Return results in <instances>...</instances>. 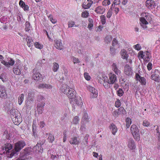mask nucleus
Listing matches in <instances>:
<instances>
[{
  "label": "nucleus",
  "mask_w": 160,
  "mask_h": 160,
  "mask_svg": "<svg viewBox=\"0 0 160 160\" xmlns=\"http://www.w3.org/2000/svg\"><path fill=\"white\" fill-rule=\"evenodd\" d=\"M11 117L14 124L18 125L22 121L20 113L17 109H12L10 111Z\"/></svg>",
  "instance_id": "1"
},
{
  "label": "nucleus",
  "mask_w": 160,
  "mask_h": 160,
  "mask_svg": "<svg viewBox=\"0 0 160 160\" xmlns=\"http://www.w3.org/2000/svg\"><path fill=\"white\" fill-rule=\"evenodd\" d=\"M26 144L25 142L23 141H20L17 142L15 144L14 149H12L8 157L12 158L14 155H17L18 154V152H19L22 148L25 146Z\"/></svg>",
  "instance_id": "2"
},
{
  "label": "nucleus",
  "mask_w": 160,
  "mask_h": 160,
  "mask_svg": "<svg viewBox=\"0 0 160 160\" xmlns=\"http://www.w3.org/2000/svg\"><path fill=\"white\" fill-rule=\"evenodd\" d=\"M130 130L134 138L137 141H139L140 138L139 130L137 126L135 125H132L131 126Z\"/></svg>",
  "instance_id": "3"
},
{
  "label": "nucleus",
  "mask_w": 160,
  "mask_h": 160,
  "mask_svg": "<svg viewBox=\"0 0 160 160\" xmlns=\"http://www.w3.org/2000/svg\"><path fill=\"white\" fill-rule=\"evenodd\" d=\"M126 113L125 109L123 107H121L112 112V115L115 117H118L121 114L124 115Z\"/></svg>",
  "instance_id": "4"
},
{
  "label": "nucleus",
  "mask_w": 160,
  "mask_h": 160,
  "mask_svg": "<svg viewBox=\"0 0 160 160\" xmlns=\"http://www.w3.org/2000/svg\"><path fill=\"white\" fill-rule=\"evenodd\" d=\"M87 89L91 92V97L93 98H96L98 96V92L95 88L90 86H87Z\"/></svg>",
  "instance_id": "5"
},
{
  "label": "nucleus",
  "mask_w": 160,
  "mask_h": 160,
  "mask_svg": "<svg viewBox=\"0 0 160 160\" xmlns=\"http://www.w3.org/2000/svg\"><path fill=\"white\" fill-rule=\"evenodd\" d=\"M12 148V146L11 144L9 143H6L3 146H2V150H5L6 153H10Z\"/></svg>",
  "instance_id": "6"
},
{
  "label": "nucleus",
  "mask_w": 160,
  "mask_h": 160,
  "mask_svg": "<svg viewBox=\"0 0 160 160\" xmlns=\"http://www.w3.org/2000/svg\"><path fill=\"white\" fill-rule=\"evenodd\" d=\"M109 80H108V83L110 84L114 83L117 81V76L114 74L110 73L109 74Z\"/></svg>",
  "instance_id": "7"
},
{
  "label": "nucleus",
  "mask_w": 160,
  "mask_h": 160,
  "mask_svg": "<svg viewBox=\"0 0 160 160\" xmlns=\"http://www.w3.org/2000/svg\"><path fill=\"white\" fill-rule=\"evenodd\" d=\"M6 90L4 87L0 85V97L2 98H6L7 95L6 92Z\"/></svg>",
  "instance_id": "8"
},
{
  "label": "nucleus",
  "mask_w": 160,
  "mask_h": 160,
  "mask_svg": "<svg viewBox=\"0 0 160 160\" xmlns=\"http://www.w3.org/2000/svg\"><path fill=\"white\" fill-rule=\"evenodd\" d=\"M20 62H18V63H16L15 67L13 69V71L14 73L16 75H20L21 74L20 67H19Z\"/></svg>",
  "instance_id": "9"
},
{
  "label": "nucleus",
  "mask_w": 160,
  "mask_h": 160,
  "mask_svg": "<svg viewBox=\"0 0 160 160\" xmlns=\"http://www.w3.org/2000/svg\"><path fill=\"white\" fill-rule=\"evenodd\" d=\"M124 72L125 73L128 75H131L132 72L131 67L128 65H126L124 67Z\"/></svg>",
  "instance_id": "10"
},
{
  "label": "nucleus",
  "mask_w": 160,
  "mask_h": 160,
  "mask_svg": "<svg viewBox=\"0 0 160 160\" xmlns=\"http://www.w3.org/2000/svg\"><path fill=\"white\" fill-rule=\"evenodd\" d=\"M135 78L137 80H138L142 85H145L146 84V79L143 77H141L138 73H136Z\"/></svg>",
  "instance_id": "11"
},
{
  "label": "nucleus",
  "mask_w": 160,
  "mask_h": 160,
  "mask_svg": "<svg viewBox=\"0 0 160 160\" xmlns=\"http://www.w3.org/2000/svg\"><path fill=\"white\" fill-rule=\"evenodd\" d=\"M76 92L73 89L71 88V90L68 92L67 94V96L70 99H73L76 97Z\"/></svg>",
  "instance_id": "12"
},
{
  "label": "nucleus",
  "mask_w": 160,
  "mask_h": 160,
  "mask_svg": "<svg viewBox=\"0 0 160 160\" xmlns=\"http://www.w3.org/2000/svg\"><path fill=\"white\" fill-rule=\"evenodd\" d=\"M66 84H63L61 88V90L62 92L67 95L68 92L71 89Z\"/></svg>",
  "instance_id": "13"
},
{
  "label": "nucleus",
  "mask_w": 160,
  "mask_h": 160,
  "mask_svg": "<svg viewBox=\"0 0 160 160\" xmlns=\"http://www.w3.org/2000/svg\"><path fill=\"white\" fill-rule=\"evenodd\" d=\"M69 142L72 144L78 145L80 143V141L79 139H78V137L74 136L71 138Z\"/></svg>",
  "instance_id": "14"
},
{
  "label": "nucleus",
  "mask_w": 160,
  "mask_h": 160,
  "mask_svg": "<svg viewBox=\"0 0 160 160\" xmlns=\"http://www.w3.org/2000/svg\"><path fill=\"white\" fill-rule=\"evenodd\" d=\"M146 20H148L147 18H142L140 19V21L141 22L140 23V25L143 28H147L146 25L148 24V22Z\"/></svg>",
  "instance_id": "15"
},
{
  "label": "nucleus",
  "mask_w": 160,
  "mask_h": 160,
  "mask_svg": "<svg viewBox=\"0 0 160 160\" xmlns=\"http://www.w3.org/2000/svg\"><path fill=\"white\" fill-rule=\"evenodd\" d=\"M105 8L99 6L96 8L95 11L98 14H102L105 12Z\"/></svg>",
  "instance_id": "16"
},
{
  "label": "nucleus",
  "mask_w": 160,
  "mask_h": 160,
  "mask_svg": "<svg viewBox=\"0 0 160 160\" xmlns=\"http://www.w3.org/2000/svg\"><path fill=\"white\" fill-rule=\"evenodd\" d=\"M52 86L49 84L46 83H42L39 84L38 88L39 89H50L52 88Z\"/></svg>",
  "instance_id": "17"
},
{
  "label": "nucleus",
  "mask_w": 160,
  "mask_h": 160,
  "mask_svg": "<svg viewBox=\"0 0 160 160\" xmlns=\"http://www.w3.org/2000/svg\"><path fill=\"white\" fill-rule=\"evenodd\" d=\"M128 146L131 149L135 148L136 146L134 142L132 139L130 138L128 141Z\"/></svg>",
  "instance_id": "18"
},
{
  "label": "nucleus",
  "mask_w": 160,
  "mask_h": 160,
  "mask_svg": "<svg viewBox=\"0 0 160 160\" xmlns=\"http://www.w3.org/2000/svg\"><path fill=\"white\" fill-rule=\"evenodd\" d=\"M32 78L35 80H39L42 78V75L39 72H33Z\"/></svg>",
  "instance_id": "19"
},
{
  "label": "nucleus",
  "mask_w": 160,
  "mask_h": 160,
  "mask_svg": "<svg viewBox=\"0 0 160 160\" xmlns=\"http://www.w3.org/2000/svg\"><path fill=\"white\" fill-rule=\"evenodd\" d=\"M155 4L153 1L152 0H147L146 2V6L148 8H152Z\"/></svg>",
  "instance_id": "20"
},
{
  "label": "nucleus",
  "mask_w": 160,
  "mask_h": 160,
  "mask_svg": "<svg viewBox=\"0 0 160 160\" xmlns=\"http://www.w3.org/2000/svg\"><path fill=\"white\" fill-rule=\"evenodd\" d=\"M55 42L56 43L55 46L57 48L60 50L63 49V46L60 40H56Z\"/></svg>",
  "instance_id": "21"
},
{
  "label": "nucleus",
  "mask_w": 160,
  "mask_h": 160,
  "mask_svg": "<svg viewBox=\"0 0 160 160\" xmlns=\"http://www.w3.org/2000/svg\"><path fill=\"white\" fill-rule=\"evenodd\" d=\"M19 4L20 6L23 8L24 11H28L29 9L28 6L26 5L25 2L23 1L20 0L19 2Z\"/></svg>",
  "instance_id": "22"
},
{
  "label": "nucleus",
  "mask_w": 160,
  "mask_h": 160,
  "mask_svg": "<svg viewBox=\"0 0 160 160\" xmlns=\"http://www.w3.org/2000/svg\"><path fill=\"white\" fill-rule=\"evenodd\" d=\"M34 94L35 92L31 90L29 91L28 96V98H29V102H33Z\"/></svg>",
  "instance_id": "23"
},
{
  "label": "nucleus",
  "mask_w": 160,
  "mask_h": 160,
  "mask_svg": "<svg viewBox=\"0 0 160 160\" xmlns=\"http://www.w3.org/2000/svg\"><path fill=\"white\" fill-rule=\"evenodd\" d=\"M110 128L112 132V134L115 135L117 131V129L116 126L113 124H112L110 126Z\"/></svg>",
  "instance_id": "24"
},
{
  "label": "nucleus",
  "mask_w": 160,
  "mask_h": 160,
  "mask_svg": "<svg viewBox=\"0 0 160 160\" xmlns=\"http://www.w3.org/2000/svg\"><path fill=\"white\" fill-rule=\"evenodd\" d=\"M74 101L78 106H81L82 104L81 99L80 97H76L74 98Z\"/></svg>",
  "instance_id": "25"
},
{
  "label": "nucleus",
  "mask_w": 160,
  "mask_h": 160,
  "mask_svg": "<svg viewBox=\"0 0 160 160\" xmlns=\"http://www.w3.org/2000/svg\"><path fill=\"white\" fill-rule=\"evenodd\" d=\"M121 54L122 57L123 59H127L128 55L127 54V52L124 49L122 50L121 51Z\"/></svg>",
  "instance_id": "26"
},
{
  "label": "nucleus",
  "mask_w": 160,
  "mask_h": 160,
  "mask_svg": "<svg viewBox=\"0 0 160 160\" xmlns=\"http://www.w3.org/2000/svg\"><path fill=\"white\" fill-rule=\"evenodd\" d=\"M41 64L40 63H37L36 65L35 68L33 69V72H39V71L41 69Z\"/></svg>",
  "instance_id": "27"
},
{
  "label": "nucleus",
  "mask_w": 160,
  "mask_h": 160,
  "mask_svg": "<svg viewBox=\"0 0 160 160\" xmlns=\"http://www.w3.org/2000/svg\"><path fill=\"white\" fill-rule=\"evenodd\" d=\"M26 41L27 42L28 46L29 47L32 46L33 44V42L30 37L29 36L27 37L26 38Z\"/></svg>",
  "instance_id": "28"
},
{
  "label": "nucleus",
  "mask_w": 160,
  "mask_h": 160,
  "mask_svg": "<svg viewBox=\"0 0 160 160\" xmlns=\"http://www.w3.org/2000/svg\"><path fill=\"white\" fill-rule=\"evenodd\" d=\"M68 28H72L74 26L78 27L79 26V25H75L74 22L73 21H69L68 22Z\"/></svg>",
  "instance_id": "29"
},
{
  "label": "nucleus",
  "mask_w": 160,
  "mask_h": 160,
  "mask_svg": "<svg viewBox=\"0 0 160 160\" xmlns=\"http://www.w3.org/2000/svg\"><path fill=\"white\" fill-rule=\"evenodd\" d=\"M24 95L23 94H22L19 96L18 98V102L20 105L22 104L24 100Z\"/></svg>",
  "instance_id": "30"
},
{
  "label": "nucleus",
  "mask_w": 160,
  "mask_h": 160,
  "mask_svg": "<svg viewBox=\"0 0 160 160\" xmlns=\"http://www.w3.org/2000/svg\"><path fill=\"white\" fill-rule=\"evenodd\" d=\"M53 64L52 70L54 72H56L57 71L59 68V65L56 62H54Z\"/></svg>",
  "instance_id": "31"
},
{
  "label": "nucleus",
  "mask_w": 160,
  "mask_h": 160,
  "mask_svg": "<svg viewBox=\"0 0 160 160\" xmlns=\"http://www.w3.org/2000/svg\"><path fill=\"white\" fill-rule=\"evenodd\" d=\"M37 100L40 102H44L45 98L44 97L41 95H38L37 97Z\"/></svg>",
  "instance_id": "32"
},
{
  "label": "nucleus",
  "mask_w": 160,
  "mask_h": 160,
  "mask_svg": "<svg viewBox=\"0 0 160 160\" xmlns=\"http://www.w3.org/2000/svg\"><path fill=\"white\" fill-rule=\"evenodd\" d=\"M112 39V37L111 36L107 35L105 38V41L107 43H110Z\"/></svg>",
  "instance_id": "33"
},
{
  "label": "nucleus",
  "mask_w": 160,
  "mask_h": 160,
  "mask_svg": "<svg viewBox=\"0 0 160 160\" xmlns=\"http://www.w3.org/2000/svg\"><path fill=\"white\" fill-rule=\"evenodd\" d=\"M132 121L131 119L127 118L126 119V125L127 128H128L131 124Z\"/></svg>",
  "instance_id": "34"
},
{
  "label": "nucleus",
  "mask_w": 160,
  "mask_h": 160,
  "mask_svg": "<svg viewBox=\"0 0 160 160\" xmlns=\"http://www.w3.org/2000/svg\"><path fill=\"white\" fill-rule=\"evenodd\" d=\"M48 140L49 142H52L54 140V137L53 135L51 133H49Z\"/></svg>",
  "instance_id": "35"
},
{
  "label": "nucleus",
  "mask_w": 160,
  "mask_h": 160,
  "mask_svg": "<svg viewBox=\"0 0 160 160\" xmlns=\"http://www.w3.org/2000/svg\"><path fill=\"white\" fill-rule=\"evenodd\" d=\"M113 6V4H112V7L111 8L109 9L108 10V12L107 14V18H109L111 17L112 15V7Z\"/></svg>",
  "instance_id": "36"
},
{
  "label": "nucleus",
  "mask_w": 160,
  "mask_h": 160,
  "mask_svg": "<svg viewBox=\"0 0 160 160\" xmlns=\"http://www.w3.org/2000/svg\"><path fill=\"white\" fill-rule=\"evenodd\" d=\"M106 82H104L103 83V85L105 88H108L110 87V83H108V79L107 77H106Z\"/></svg>",
  "instance_id": "37"
},
{
  "label": "nucleus",
  "mask_w": 160,
  "mask_h": 160,
  "mask_svg": "<svg viewBox=\"0 0 160 160\" xmlns=\"http://www.w3.org/2000/svg\"><path fill=\"white\" fill-rule=\"evenodd\" d=\"M159 78V76L157 75H156V74L155 75L152 74L151 76L152 79L154 80L155 81H157L158 80Z\"/></svg>",
  "instance_id": "38"
},
{
  "label": "nucleus",
  "mask_w": 160,
  "mask_h": 160,
  "mask_svg": "<svg viewBox=\"0 0 160 160\" xmlns=\"http://www.w3.org/2000/svg\"><path fill=\"white\" fill-rule=\"evenodd\" d=\"M110 4V2L109 0H104L102 2V5L104 6L109 5Z\"/></svg>",
  "instance_id": "39"
},
{
  "label": "nucleus",
  "mask_w": 160,
  "mask_h": 160,
  "mask_svg": "<svg viewBox=\"0 0 160 160\" xmlns=\"http://www.w3.org/2000/svg\"><path fill=\"white\" fill-rule=\"evenodd\" d=\"M34 46L37 48L41 49L43 48V46L39 44L37 42H35L34 43Z\"/></svg>",
  "instance_id": "40"
},
{
  "label": "nucleus",
  "mask_w": 160,
  "mask_h": 160,
  "mask_svg": "<svg viewBox=\"0 0 160 160\" xmlns=\"http://www.w3.org/2000/svg\"><path fill=\"white\" fill-rule=\"evenodd\" d=\"M15 63L14 60L12 58H10V60H8V67H9L10 65L12 66Z\"/></svg>",
  "instance_id": "41"
},
{
  "label": "nucleus",
  "mask_w": 160,
  "mask_h": 160,
  "mask_svg": "<svg viewBox=\"0 0 160 160\" xmlns=\"http://www.w3.org/2000/svg\"><path fill=\"white\" fill-rule=\"evenodd\" d=\"M25 30L26 31H29L30 28V24L28 22H26Z\"/></svg>",
  "instance_id": "42"
},
{
  "label": "nucleus",
  "mask_w": 160,
  "mask_h": 160,
  "mask_svg": "<svg viewBox=\"0 0 160 160\" xmlns=\"http://www.w3.org/2000/svg\"><path fill=\"white\" fill-rule=\"evenodd\" d=\"M101 21L102 24H104L106 23V18L104 15H101L100 16Z\"/></svg>",
  "instance_id": "43"
},
{
  "label": "nucleus",
  "mask_w": 160,
  "mask_h": 160,
  "mask_svg": "<svg viewBox=\"0 0 160 160\" xmlns=\"http://www.w3.org/2000/svg\"><path fill=\"white\" fill-rule=\"evenodd\" d=\"M45 142L46 140L44 139L41 140L38 142L37 145H38V146L40 145V146H41L45 143Z\"/></svg>",
  "instance_id": "44"
},
{
  "label": "nucleus",
  "mask_w": 160,
  "mask_h": 160,
  "mask_svg": "<svg viewBox=\"0 0 160 160\" xmlns=\"http://www.w3.org/2000/svg\"><path fill=\"white\" fill-rule=\"evenodd\" d=\"M91 3L88 2L87 5L85 4H82V6L84 8L87 9L91 7Z\"/></svg>",
  "instance_id": "45"
},
{
  "label": "nucleus",
  "mask_w": 160,
  "mask_h": 160,
  "mask_svg": "<svg viewBox=\"0 0 160 160\" xmlns=\"http://www.w3.org/2000/svg\"><path fill=\"white\" fill-rule=\"evenodd\" d=\"M79 118L77 116H75L73 120V123L74 124H78L79 121Z\"/></svg>",
  "instance_id": "46"
},
{
  "label": "nucleus",
  "mask_w": 160,
  "mask_h": 160,
  "mask_svg": "<svg viewBox=\"0 0 160 160\" xmlns=\"http://www.w3.org/2000/svg\"><path fill=\"white\" fill-rule=\"evenodd\" d=\"M117 94L119 96H122L123 94V92L122 91V89L119 88V90L117 91Z\"/></svg>",
  "instance_id": "47"
},
{
  "label": "nucleus",
  "mask_w": 160,
  "mask_h": 160,
  "mask_svg": "<svg viewBox=\"0 0 160 160\" xmlns=\"http://www.w3.org/2000/svg\"><path fill=\"white\" fill-rule=\"evenodd\" d=\"M144 52L142 51H140L138 53V57H140L141 58H143L145 56V54H144Z\"/></svg>",
  "instance_id": "48"
},
{
  "label": "nucleus",
  "mask_w": 160,
  "mask_h": 160,
  "mask_svg": "<svg viewBox=\"0 0 160 160\" xmlns=\"http://www.w3.org/2000/svg\"><path fill=\"white\" fill-rule=\"evenodd\" d=\"M144 54L145 55L146 54V58L148 59H149L151 58V54L149 52L147 51L146 52H144Z\"/></svg>",
  "instance_id": "49"
},
{
  "label": "nucleus",
  "mask_w": 160,
  "mask_h": 160,
  "mask_svg": "<svg viewBox=\"0 0 160 160\" xmlns=\"http://www.w3.org/2000/svg\"><path fill=\"white\" fill-rule=\"evenodd\" d=\"M82 118L85 120H86L87 122L89 121V118H88V114L86 112L84 113V115L83 116Z\"/></svg>",
  "instance_id": "50"
},
{
  "label": "nucleus",
  "mask_w": 160,
  "mask_h": 160,
  "mask_svg": "<svg viewBox=\"0 0 160 160\" xmlns=\"http://www.w3.org/2000/svg\"><path fill=\"white\" fill-rule=\"evenodd\" d=\"M121 103L119 99L117 100L115 102V106L117 108H119L121 106Z\"/></svg>",
  "instance_id": "51"
},
{
  "label": "nucleus",
  "mask_w": 160,
  "mask_h": 160,
  "mask_svg": "<svg viewBox=\"0 0 160 160\" xmlns=\"http://www.w3.org/2000/svg\"><path fill=\"white\" fill-rule=\"evenodd\" d=\"M72 58V61L74 63H78L80 62V61L78 59V58H76L75 57H73Z\"/></svg>",
  "instance_id": "52"
},
{
  "label": "nucleus",
  "mask_w": 160,
  "mask_h": 160,
  "mask_svg": "<svg viewBox=\"0 0 160 160\" xmlns=\"http://www.w3.org/2000/svg\"><path fill=\"white\" fill-rule=\"evenodd\" d=\"M88 12H84L82 13V16L83 18H87L88 16Z\"/></svg>",
  "instance_id": "53"
},
{
  "label": "nucleus",
  "mask_w": 160,
  "mask_h": 160,
  "mask_svg": "<svg viewBox=\"0 0 160 160\" xmlns=\"http://www.w3.org/2000/svg\"><path fill=\"white\" fill-rule=\"evenodd\" d=\"M84 76L87 80H89L90 79L91 77L87 73L85 72L84 73Z\"/></svg>",
  "instance_id": "54"
},
{
  "label": "nucleus",
  "mask_w": 160,
  "mask_h": 160,
  "mask_svg": "<svg viewBox=\"0 0 160 160\" xmlns=\"http://www.w3.org/2000/svg\"><path fill=\"white\" fill-rule=\"evenodd\" d=\"M45 104L44 102H41L40 103H38L37 105V108H43Z\"/></svg>",
  "instance_id": "55"
},
{
  "label": "nucleus",
  "mask_w": 160,
  "mask_h": 160,
  "mask_svg": "<svg viewBox=\"0 0 160 160\" xmlns=\"http://www.w3.org/2000/svg\"><path fill=\"white\" fill-rule=\"evenodd\" d=\"M24 151L25 153L26 154H29L31 151V149L29 148H27L24 149Z\"/></svg>",
  "instance_id": "56"
},
{
  "label": "nucleus",
  "mask_w": 160,
  "mask_h": 160,
  "mask_svg": "<svg viewBox=\"0 0 160 160\" xmlns=\"http://www.w3.org/2000/svg\"><path fill=\"white\" fill-rule=\"evenodd\" d=\"M66 132L67 131H64V132H63V142H65L66 140V139H67V134H66Z\"/></svg>",
  "instance_id": "57"
},
{
  "label": "nucleus",
  "mask_w": 160,
  "mask_h": 160,
  "mask_svg": "<svg viewBox=\"0 0 160 160\" xmlns=\"http://www.w3.org/2000/svg\"><path fill=\"white\" fill-rule=\"evenodd\" d=\"M134 48L138 51L140 50L141 49V46L139 44H137L134 46Z\"/></svg>",
  "instance_id": "58"
},
{
  "label": "nucleus",
  "mask_w": 160,
  "mask_h": 160,
  "mask_svg": "<svg viewBox=\"0 0 160 160\" xmlns=\"http://www.w3.org/2000/svg\"><path fill=\"white\" fill-rule=\"evenodd\" d=\"M149 122L146 120H144L143 122V125L146 127H148L150 125Z\"/></svg>",
  "instance_id": "59"
},
{
  "label": "nucleus",
  "mask_w": 160,
  "mask_h": 160,
  "mask_svg": "<svg viewBox=\"0 0 160 160\" xmlns=\"http://www.w3.org/2000/svg\"><path fill=\"white\" fill-rule=\"evenodd\" d=\"M39 146L38 145H36L33 148V150L35 152H37V151L38 152V150L39 149Z\"/></svg>",
  "instance_id": "60"
},
{
  "label": "nucleus",
  "mask_w": 160,
  "mask_h": 160,
  "mask_svg": "<svg viewBox=\"0 0 160 160\" xmlns=\"http://www.w3.org/2000/svg\"><path fill=\"white\" fill-rule=\"evenodd\" d=\"M110 51L112 55H114L115 54V50L114 48L113 47H110Z\"/></svg>",
  "instance_id": "61"
},
{
  "label": "nucleus",
  "mask_w": 160,
  "mask_h": 160,
  "mask_svg": "<svg viewBox=\"0 0 160 160\" xmlns=\"http://www.w3.org/2000/svg\"><path fill=\"white\" fill-rule=\"evenodd\" d=\"M88 137H89L88 135V134H86V135H85V136L84 137V139H83V140L84 141H85V142H86V144L85 143H84V144L85 145V146H86L87 145V144L88 139Z\"/></svg>",
  "instance_id": "62"
},
{
  "label": "nucleus",
  "mask_w": 160,
  "mask_h": 160,
  "mask_svg": "<svg viewBox=\"0 0 160 160\" xmlns=\"http://www.w3.org/2000/svg\"><path fill=\"white\" fill-rule=\"evenodd\" d=\"M113 71H114V72L117 75H119L121 74V72L120 70H119L118 68L114 69L113 70Z\"/></svg>",
  "instance_id": "63"
},
{
  "label": "nucleus",
  "mask_w": 160,
  "mask_h": 160,
  "mask_svg": "<svg viewBox=\"0 0 160 160\" xmlns=\"http://www.w3.org/2000/svg\"><path fill=\"white\" fill-rule=\"evenodd\" d=\"M118 43V41L115 38H114L112 42V46H114L116 45Z\"/></svg>",
  "instance_id": "64"
}]
</instances>
